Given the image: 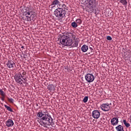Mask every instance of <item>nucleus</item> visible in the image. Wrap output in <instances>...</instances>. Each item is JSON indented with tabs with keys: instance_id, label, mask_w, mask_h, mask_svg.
<instances>
[{
	"instance_id": "18",
	"label": "nucleus",
	"mask_w": 131,
	"mask_h": 131,
	"mask_svg": "<svg viewBox=\"0 0 131 131\" xmlns=\"http://www.w3.org/2000/svg\"><path fill=\"white\" fill-rule=\"evenodd\" d=\"M92 115H100V112L98 110H95L92 112Z\"/></svg>"
},
{
	"instance_id": "24",
	"label": "nucleus",
	"mask_w": 131,
	"mask_h": 131,
	"mask_svg": "<svg viewBox=\"0 0 131 131\" xmlns=\"http://www.w3.org/2000/svg\"><path fill=\"white\" fill-rule=\"evenodd\" d=\"M0 95L2 97L6 96V93L2 89L0 90Z\"/></svg>"
},
{
	"instance_id": "11",
	"label": "nucleus",
	"mask_w": 131,
	"mask_h": 131,
	"mask_svg": "<svg viewBox=\"0 0 131 131\" xmlns=\"http://www.w3.org/2000/svg\"><path fill=\"white\" fill-rule=\"evenodd\" d=\"M111 122L112 125H117V124H118V118H113L112 119Z\"/></svg>"
},
{
	"instance_id": "3",
	"label": "nucleus",
	"mask_w": 131,
	"mask_h": 131,
	"mask_svg": "<svg viewBox=\"0 0 131 131\" xmlns=\"http://www.w3.org/2000/svg\"><path fill=\"white\" fill-rule=\"evenodd\" d=\"M66 37H65V35H61L59 38L60 43L67 47H71L73 43L72 39Z\"/></svg>"
},
{
	"instance_id": "4",
	"label": "nucleus",
	"mask_w": 131,
	"mask_h": 131,
	"mask_svg": "<svg viewBox=\"0 0 131 131\" xmlns=\"http://www.w3.org/2000/svg\"><path fill=\"white\" fill-rule=\"evenodd\" d=\"M23 13L27 19V21H30V18L31 17V13H32V9L29 8V7H24L23 9Z\"/></svg>"
},
{
	"instance_id": "7",
	"label": "nucleus",
	"mask_w": 131,
	"mask_h": 131,
	"mask_svg": "<svg viewBox=\"0 0 131 131\" xmlns=\"http://www.w3.org/2000/svg\"><path fill=\"white\" fill-rule=\"evenodd\" d=\"M85 79L87 82H93L95 80V76L93 74L88 73L85 76Z\"/></svg>"
},
{
	"instance_id": "25",
	"label": "nucleus",
	"mask_w": 131,
	"mask_h": 131,
	"mask_svg": "<svg viewBox=\"0 0 131 131\" xmlns=\"http://www.w3.org/2000/svg\"><path fill=\"white\" fill-rule=\"evenodd\" d=\"M120 3H121V4H122V5H125L127 4L126 0H120Z\"/></svg>"
},
{
	"instance_id": "6",
	"label": "nucleus",
	"mask_w": 131,
	"mask_h": 131,
	"mask_svg": "<svg viewBox=\"0 0 131 131\" xmlns=\"http://www.w3.org/2000/svg\"><path fill=\"white\" fill-rule=\"evenodd\" d=\"M14 79L17 83L19 84H22V83H26V81H25V79L23 78V76L22 75L17 74L14 76Z\"/></svg>"
},
{
	"instance_id": "9",
	"label": "nucleus",
	"mask_w": 131,
	"mask_h": 131,
	"mask_svg": "<svg viewBox=\"0 0 131 131\" xmlns=\"http://www.w3.org/2000/svg\"><path fill=\"white\" fill-rule=\"evenodd\" d=\"M14 125V122L11 119H8L6 122L7 127H12Z\"/></svg>"
},
{
	"instance_id": "21",
	"label": "nucleus",
	"mask_w": 131,
	"mask_h": 131,
	"mask_svg": "<svg viewBox=\"0 0 131 131\" xmlns=\"http://www.w3.org/2000/svg\"><path fill=\"white\" fill-rule=\"evenodd\" d=\"M49 91H55V86L53 84H50L49 85Z\"/></svg>"
},
{
	"instance_id": "17",
	"label": "nucleus",
	"mask_w": 131,
	"mask_h": 131,
	"mask_svg": "<svg viewBox=\"0 0 131 131\" xmlns=\"http://www.w3.org/2000/svg\"><path fill=\"white\" fill-rule=\"evenodd\" d=\"M123 122L124 124V125L126 126V127H129L130 126V124L126 122V120H123Z\"/></svg>"
},
{
	"instance_id": "20",
	"label": "nucleus",
	"mask_w": 131,
	"mask_h": 131,
	"mask_svg": "<svg viewBox=\"0 0 131 131\" xmlns=\"http://www.w3.org/2000/svg\"><path fill=\"white\" fill-rule=\"evenodd\" d=\"M4 106L5 108H7V110H8V111H10V112H13V110H12V108H11V107L7 105H4Z\"/></svg>"
},
{
	"instance_id": "31",
	"label": "nucleus",
	"mask_w": 131,
	"mask_h": 131,
	"mask_svg": "<svg viewBox=\"0 0 131 131\" xmlns=\"http://www.w3.org/2000/svg\"><path fill=\"white\" fill-rule=\"evenodd\" d=\"M26 74V72H23L22 73V75H25Z\"/></svg>"
},
{
	"instance_id": "19",
	"label": "nucleus",
	"mask_w": 131,
	"mask_h": 131,
	"mask_svg": "<svg viewBox=\"0 0 131 131\" xmlns=\"http://www.w3.org/2000/svg\"><path fill=\"white\" fill-rule=\"evenodd\" d=\"M76 23L77 24V25H80L82 23V20L79 18L77 19L76 20Z\"/></svg>"
},
{
	"instance_id": "27",
	"label": "nucleus",
	"mask_w": 131,
	"mask_h": 131,
	"mask_svg": "<svg viewBox=\"0 0 131 131\" xmlns=\"http://www.w3.org/2000/svg\"><path fill=\"white\" fill-rule=\"evenodd\" d=\"M92 117L95 119H98V118H100V115H92Z\"/></svg>"
},
{
	"instance_id": "28",
	"label": "nucleus",
	"mask_w": 131,
	"mask_h": 131,
	"mask_svg": "<svg viewBox=\"0 0 131 131\" xmlns=\"http://www.w3.org/2000/svg\"><path fill=\"white\" fill-rule=\"evenodd\" d=\"M106 39L107 40H112V37H111V36H107L106 37Z\"/></svg>"
},
{
	"instance_id": "2",
	"label": "nucleus",
	"mask_w": 131,
	"mask_h": 131,
	"mask_svg": "<svg viewBox=\"0 0 131 131\" xmlns=\"http://www.w3.org/2000/svg\"><path fill=\"white\" fill-rule=\"evenodd\" d=\"M65 4H62L61 7H58L54 11V14L57 19H63L66 16V8Z\"/></svg>"
},
{
	"instance_id": "13",
	"label": "nucleus",
	"mask_w": 131,
	"mask_h": 131,
	"mask_svg": "<svg viewBox=\"0 0 131 131\" xmlns=\"http://www.w3.org/2000/svg\"><path fill=\"white\" fill-rule=\"evenodd\" d=\"M65 37L66 38H74V35L72 33H68Z\"/></svg>"
},
{
	"instance_id": "23",
	"label": "nucleus",
	"mask_w": 131,
	"mask_h": 131,
	"mask_svg": "<svg viewBox=\"0 0 131 131\" xmlns=\"http://www.w3.org/2000/svg\"><path fill=\"white\" fill-rule=\"evenodd\" d=\"M7 100L9 103H11V104H13L14 103V99L12 98H9L7 97Z\"/></svg>"
},
{
	"instance_id": "10",
	"label": "nucleus",
	"mask_w": 131,
	"mask_h": 131,
	"mask_svg": "<svg viewBox=\"0 0 131 131\" xmlns=\"http://www.w3.org/2000/svg\"><path fill=\"white\" fill-rule=\"evenodd\" d=\"M7 66L8 68H14V66H15V63L14 61L12 60H9L7 63Z\"/></svg>"
},
{
	"instance_id": "1",
	"label": "nucleus",
	"mask_w": 131,
	"mask_h": 131,
	"mask_svg": "<svg viewBox=\"0 0 131 131\" xmlns=\"http://www.w3.org/2000/svg\"><path fill=\"white\" fill-rule=\"evenodd\" d=\"M38 119H40L43 127H48L53 124V118L49 115H38Z\"/></svg>"
},
{
	"instance_id": "34",
	"label": "nucleus",
	"mask_w": 131,
	"mask_h": 131,
	"mask_svg": "<svg viewBox=\"0 0 131 131\" xmlns=\"http://www.w3.org/2000/svg\"><path fill=\"white\" fill-rule=\"evenodd\" d=\"M36 106H38V104H36Z\"/></svg>"
},
{
	"instance_id": "12",
	"label": "nucleus",
	"mask_w": 131,
	"mask_h": 131,
	"mask_svg": "<svg viewBox=\"0 0 131 131\" xmlns=\"http://www.w3.org/2000/svg\"><path fill=\"white\" fill-rule=\"evenodd\" d=\"M81 50L83 53H85V52H88V50H89V46L86 45H84L81 47Z\"/></svg>"
},
{
	"instance_id": "35",
	"label": "nucleus",
	"mask_w": 131,
	"mask_h": 131,
	"mask_svg": "<svg viewBox=\"0 0 131 131\" xmlns=\"http://www.w3.org/2000/svg\"><path fill=\"white\" fill-rule=\"evenodd\" d=\"M0 14H1V11H0Z\"/></svg>"
},
{
	"instance_id": "14",
	"label": "nucleus",
	"mask_w": 131,
	"mask_h": 131,
	"mask_svg": "<svg viewBox=\"0 0 131 131\" xmlns=\"http://www.w3.org/2000/svg\"><path fill=\"white\" fill-rule=\"evenodd\" d=\"M116 129L117 131H124L123 126L121 125H119L118 126L116 127Z\"/></svg>"
},
{
	"instance_id": "32",
	"label": "nucleus",
	"mask_w": 131,
	"mask_h": 131,
	"mask_svg": "<svg viewBox=\"0 0 131 131\" xmlns=\"http://www.w3.org/2000/svg\"><path fill=\"white\" fill-rule=\"evenodd\" d=\"M90 50H91V51H93V48L90 47Z\"/></svg>"
},
{
	"instance_id": "22",
	"label": "nucleus",
	"mask_w": 131,
	"mask_h": 131,
	"mask_svg": "<svg viewBox=\"0 0 131 131\" xmlns=\"http://www.w3.org/2000/svg\"><path fill=\"white\" fill-rule=\"evenodd\" d=\"M71 25L73 27V28H76V27L78 26V25H77V24L76 23V21H74L72 23Z\"/></svg>"
},
{
	"instance_id": "15",
	"label": "nucleus",
	"mask_w": 131,
	"mask_h": 131,
	"mask_svg": "<svg viewBox=\"0 0 131 131\" xmlns=\"http://www.w3.org/2000/svg\"><path fill=\"white\" fill-rule=\"evenodd\" d=\"M72 48H76L78 46V40H76L73 43Z\"/></svg>"
},
{
	"instance_id": "33",
	"label": "nucleus",
	"mask_w": 131,
	"mask_h": 131,
	"mask_svg": "<svg viewBox=\"0 0 131 131\" xmlns=\"http://www.w3.org/2000/svg\"><path fill=\"white\" fill-rule=\"evenodd\" d=\"M21 49H24V46H22Z\"/></svg>"
},
{
	"instance_id": "30",
	"label": "nucleus",
	"mask_w": 131,
	"mask_h": 131,
	"mask_svg": "<svg viewBox=\"0 0 131 131\" xmlns=\"http://www.w3.org/2000/svg\"><path fill=\"white\" fill-rule=\"evenodd\" d=\"M64 69H66L67 70V71H70V70H69V69L68 68V67H67L64 68Z\"/></svg>"
},
{
	"instance_id": "8",
	"label": "nucleus",
	"mask_w": 131,
	"mask_h": 131,
	"mask_svg": "<svg viewBox=\"0 0 131 131\" xmlns=\"http://www.w3.org/2000/svg\"><path fill=\"white\" fill-rule=\"evenodd\" d=\"M110 105H111V103H103L100 106V107L103 111H109V110H110Z\"/></svg>"
},
{
	"instance_id": "16",
	"label": "nucleus",
	"mask_w": 131,
	"mask_h": 131,
	"mask_svg": "<svg viewBox=\"0 0 131 131\" xmlns=\"http://www.w3.org/2000/svg\"><path fill=\"white\" fill-rule=\"evenodd\" d=\"M37 115H48V113H46V112L41 111L38 113Z\"/></svg>"
},
{
	"instance_id": "5",
	"label": "nucleus",
	"mask_w": 131,
	"mask_h": 131,
	"mask_svg": "<svg viewBox=\"0 0 131 131\" xmlns=\"http://www.w3.org/2000/svg\"><path fill=\"white\" fill-rule=\"evenodd\" d=\"M56 7H57V8H60L61 7V2L59 1L58 0H53L51 4L49 5V9L50 11H53V10L56 9Z\"/></svg>"
},
{
	"instance_id": "29",
	"label": "nucleus",
	"mask_w": 131,
	"mask_h": 131,
	"mask_svg": "<svg viewBox=\"0 0 131 131\" xmlns=\"http://www.w3.org/2000/svg\"><path fill=\"white\" fill-rule=\"evenodd\" d=\"M5 98H6V96H2L1 97L2 101H5Z\"/></svg>"
},
{
	"instance_id": "26",
	"label": "nucleus",
	"mask_w": 131,
	"mask_h": 131,
	"mask_svg": "<svg viewBox=\"0 0 131 131\" xmlns=\"http://www.w3.org/2000/svg\"><path fill=\"white\" fill-rule=\"evenodd\" d=\"M88 100H89V97L85 96L83 99V102L84 103H86V102H88Z\"/></svg>"
}]
</instances>
